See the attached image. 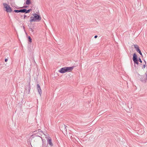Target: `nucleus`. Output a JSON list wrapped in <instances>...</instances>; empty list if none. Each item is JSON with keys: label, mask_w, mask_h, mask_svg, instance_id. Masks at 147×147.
Listing matches in <instances>:
<instances>
[{"label": "nucleus", "mask_w": 147, "mask_h": 147, "mask_svg": "<svg viewBox=\"0 0 147 147\" xmlns=\"http://www.w3.org/2000/svg\"><path fill=\"white\" fill-rule=\"evenodd\" d=\"M133 59L135 63H136L137 64H138V57L136 54L135 53H134L133 55Z\"/></svg>", "instance_id": "nucleus-6"}, {"label": "nucleus", "mask_w": 147, "mask_h": 147, "mask_svg": "<svg viewBox=\"0 0 147 147\" xmlns=\"http://www.w3.org/2000/svg\"><path fill=\"white\" fill-rule=\"evenodd\" d=\"M134 47L136 49V50L137 52L138 51L140 50L139 49V46L138 45H134Z\"/></svg>", "instance_id": "nucleus-9"}, {"label": "nucleus", "mask_w": 147, "mask_h": 147, "mask_svg": "<svg viewBox=\"0 0 147 147\" xmlns=\"http://www.w3.org/2000/svg\"><path fill=\"white\" fill-rule=\"evenodd\" d=\"M3 5L4 7L6 9V11L7 12H11L12 9L10 6L6 3H3Z\"/></svg>", "instance_id": "nucleus-3"}, {"label": "nucleus", "mask_w": 147, "mask_h": 147, "mask_svg": "<svg viewBox=\"0 0 147 147\" xmlns=\"http://www.w3.org/2000/svg\"><path fill=\"white\" fill-rule=\"evenodd\" d=\"M31 3V0H27L26 2V4L29 5Z\"/></svg>", "instance_id": "nucleus-10"}, {"label": "nucleus", "mask_w": 147, "mask_h": 147, "mask_svg": "<svg viewBox=\"0 0 147 147\" xmlns=\"http://www.w3.org/2000/svg\"><path fill=\"white\" fill-rule=\"evenodd\" d=\"M30 22H35L34 17L31 16L30 17Z\"/></svg>", "instance_id": "nucleus-11"}, {"label": "nucleus", "mask_w": 147, "mask_h": 147, "mask_svg": "<svg viewBox=\"0 0 147 147\" xmlns=\"http://www.w3.org/2000/svg\"><path fill=\"white\" fill-rule=\"evenodd\" d=\"M73 67H66L62 68L59 70V72L61 73H64L67 72H70L73 69Z\"/></svg>", "instance_id": "nucleus-2"}, {"label": "nucleus", "mask_w": 147, "mask_h": 147, "mask_svg": "<svg viewBox=\"0 0 147 147\" xmlns=\"http://www.w3.org/2000/svg\"><path fill=\"white\" fill-rule=\"evenodd\" d=\"M97 36H96H96H94V38H97Z\"/></svg>", "instance_id": "nucleus-21"}, {"label": "nucleus", "mask_w": 147, "mask_h": 147, "mask_svg": "<svg viewBox=\"0 0 147 147\" xmlns=\"http://www.w3.org/2000/svg\"><path fill=\"white\" fill-rule=\"evenodd\" d=\"M37 88L39 94L41 96L42 94V91L40 85L38 84L37 85Z\"/></svg>", "instance_id": "nucleus-7"}, {"label": "nucleus", "mask_w": 147, "mask_h": 147, "mask_svg": "<svg viewBox=\"0 0 147 147\" xmlns=\"http://www.w3.org/2000/svg\"><path fill=\"white\" fill-rule=\"evenodd\" d=\"M14 11L16 13L20 12V10H14Z\"/></svg>", "instance_id": "nucleus-15"}, {"label": "nucleus", "mask_w": 147, "mask_h": 147, "mask_svg": "<svg viewBox=\"0 0 147 147\" xmlns=\"http://www.w3.org/2000/svg\"><path fill=\"white\" fill-rule=\"evenodd\" d=\"M30 10H31L30 9H28V10H27L26 9V12H25L26 13H29V12H30Z\"/></svg>", "instance_id": "nucleus-16"}, {"label": "nucleus", "mask_w": 147, "mask_h": 147, "mask_svg": "<svg viewBox=\"0 0 147 147\" xmlns=\"http://www.w3.org/2000/svg\"><path fill=\"white\" fill-rule=\"evenodd\" d=\"M29 30L30 31H31L32 32H34V30L31 28H29Z\"/></svg>", "instance_id": "nucleus-17"}, {"label": "nucleus", "mask_w": 147, "mask_h": 147, "mask_svg": "<svg viewBox=\"0 0 147 147\" xmlns=\"http://www.w3.org/2000/svg\"><path fill=\"white\" fill-rule=\"evenodd\" d=\"M138 61L139 62H140L141 63L142 62V61L140 58L139 59Z\"/></svg>", "instance_id": "nucleus-19"}, {"label": "nucleus", "mask_w": 147, "mask_h": 147, "mask_svg": "<svg viewBox=\"0 0 147 147\" xmlns=\"http://www.w3.org/2000/svg\"><path fill=\"white\" fill-rule=\"evenodd\" d=\"M144 61L145 63V64L143 65L142 67V69H144L146 67L145 64H146V62L145 60H144Z\"/></svg>", "instance_id": "nucleus-13"}, {"label": "nucleus", "mask_w": 147, "mask_h": 147, "mask_svg": "<svg viewBox=\"0 0 147 147\" xmlns=\"http://www.w3.org/2000/svg\"><path fill=\"white\" fill-rule=\"evenodd\" d=\"M141 80L144 82H145L147 80V73H146L144 75L141 76Z\"/></svg>", "instance_id": "nucleus-5"}, {"label": "nucleus", "mask_w": 147, "mask_h": 147, "mask_svg": "<svg viewBox=\"0 0 147 147\" xmlns=\"http://www.w3.org/2000/svg\"><path fill=\"white\" fill-rule=\"evenodd\" d=\"M8 60V59H5V62H7V61Z\"/></svg>", "instance_id": "nucleus-20"}, {"label": "nucleus", "mask_w": 147, "mask_h": 147, "mask_svg": "<svg viewBox=\"0 0 147 147\" xmlns=\"http://www.w3.org/2000/svg\"><path fill=\"white\" fill-rule=\"evenodd\" d=\"M26 17V16L25 15L24 17V19H25V18Z\"/></svg>", "instance_id": "nucleus-22"}, {"label": "nucleus", "mask_w": 147, "mask_h": 147, "mask_svg": "<svg viewBox=\"0 0 147 147\" xmlns=\"http://www.w3.org/2000/svg\"><path fill=\"white\" fill-rule=\"evenodd\" d=\"M28 39H29V41L30 42H32V39H31V37L30 36H29L28 37Z\"/></svg>", "instance_id": "nucleus-14"}, {"label": "nucleus", "mask_w": 147, "mask_h": 147, "mask_svg": "<svg viewBox=\"0 0 147 147\" xmlns=\"http://www.w3.org/2000/svg\"><path fill=\"white\" fill-rule=\"evenodd\" d=\"M26 9H23L20 10V12L24 13L26 12Z\"/></svg>", "instance_id": "nucleus-12"}, {"label": "nucleus", "mask_w": 147, "mask_h": 147, "mask_svg": "<svg viewBox=\"0 0 147 147\" xmlns=\"http://www.w3.org/2000/svg\"><path fill=\"white\" fill-rule=\"evenodd\" d=\"M39 130L33 132L30 138V143L32 147H43L42 140Z\"/></svg>", "instance_id": "nucleus-1"}, {"label": "nucleus", "mask_w": 147, "mask_h": 147, "mask_svg": "<svg viewBox=\"0 0 147 147\" xmlns=\"http://www.w3.org/2000/svg\"><path fill=\"white\" fill-rule=\"evenodd\" d=\"M33 15L34 18L35 22L36 21L38 22L41 20V18L39 15L35 13L33 14Z\"/></svg>", "instance_id": "nucleus-4"}, {"label": "nucleus", "mask_w": 147, "mask_h": 147, "mask_svg": "<svg viewBox=\"0 0 147 147\" xmlns=\"http://www.w3.org/2000/svg\"><path fill=\"white\" fill-rule=\"evenodd\" d=\"M138 51V52L141 55H142V53L141 51L140 50L139 51Z\"/></svg>", "instance_id": "nucleus-18"}, {"label": "nucleus", "mask_w": 147, "mask_h": 147, "mask_svg": "<svg viewBox=\"0 0 147 147\" xmlns=\"http://www.w3.org/2000/svg\"><path fill=\"white\" fill-rule=\"evenodd\" d=\"M47 141V143L49 144L50 146L52 147L53 146V144L50 138H48Z\"/></svg>", "instance_id": "nucleus-8"}]
</instances>
